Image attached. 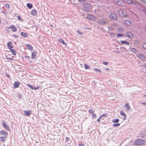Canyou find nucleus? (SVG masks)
<instances>
[{
  "mask_svg": "<svg viewBox=\"0 0 146 146\" xmlns=\"http://www.w3.org/2000/svg\"><path fill=\"white\" fill-rule=\"evenodd\" d=\"M145 141L141 139H137L135 142V145H143Z\"/></svg>",
  "mask_w": 146,
  "mask_h": 146,
  "instance_id": "obj_1",
  "label": "nucleus"
},
{
  "mask_svg": "<svg viewBox=\"0 0 146 146\" xmlns=\"http://www.w3.org/2000/svg\"><path fill=\"white\" fill-rule=\"evenodd\" d=\"M118 13L121 16L124 17L126 16V13L124 10H120L119 11Z\"/></svg>",
  "mask_w": 146,
  "mask_h": 146,
  "instance_id": "obj_2",
  "label": "nucleus"
},
{
  "mask_svg": "<svg viewBox=\"0 0 146 146\" xmlns=\"http://www.w3.org/2000/svg\"><path fill=\"white\" fill-rule=\"evenodd\" d=\"M110 18L113 20H116L117 19L118 17L117 15L114 13H111L110 15Z\"/></svg>",
  "mask_w": 146,
  "mask_h": 146,
  "instance_id": "obj_3",
  "label": "nucleus"
},
{
  "mask_svg": "<svg viewBox=\"0 0 146 146\" xmlns=\"http://www.w3.org/2000/svg\"><path fill=\"white\" fill-rule=\"evenodd\" d=\"M7 28L8 29H11L12 31L13 32H15L17 31V29L16 27L13 25H12L11 26L7 27Z\"/></svg>",
  "mask_w": 146,
  "mask_h": 146,
  "instance_id": "obj_4",
  "label": "nucleus"
},
{
  "mask_svg": "<svg viewBox=\"0 0 146 146\" xmlns=\"http://www.w3.org/2000/svg\"><path fill=\"white\" fill-rule=\"evenodd\" d=\"M20 84V82L19 81H17L15 82L13 85V88H18Z\"/></svg>",
  "mask_w": 146,
  "mask_h": 146,
  "instance_id": "obj_5",
  "label": "nucleus"
},
{
  "mask_svg": "<svg viewBox=\"0 0 146 146\" xmlns=\"http://www.w3.org/2000/svg\"><path fill=\"white\" fill-rule=\"evenodd\" d=\"M27 85L28 86L29 88H30L32 90H38L39 88L40 87V86H37L36 87H34L29 84H27Z\"/></svg>",
  "mask_w": 146,
  "mask_h": 146,
  "instance_id": "obj_6",
  "label": "nucleus"
},
{
  "mask_svg": "<svg viewBox=\"0 0 146 146\" xmlns=\"http://www.w3.org/2000/svg\"><path fill=\"white\" fill-rule=\"evenodd\" d=\"M88 112L90 113L91 114L92 116L94 117H96V114L94 113V111L92 109H89L88 111Z\"/></svg>",
  "mask_w": 146,
  "mask_h": 146,
  "instance_id": "obj_7",
  "label": "nucleus"
},
{
  "mask_svg": "<svg viewBox=\"0 0 146 146\" xmlns=\"http://www.w3.org/2000/svg\"><path fill=\"white\" fill-rule=\"evenodd\" d=\"M87 18L88 19L92 21H94L96 19L95 17L94 16L91 15H88L87 17Z\"/></svg>",
  "mask_w": 146,
  "mask_h": 146,
  "instance_id": "obj_8",
  "label": "nucleus"
},
{
  "mask_svg": "<svg viewBox=\"0 0 146 146\" xmlns=\"http://www.w3.org/2000/svg\"><path fill=\"white\" fill-rule=\"evenodd\" d=\"M37 51L36 50H34L32 53L31 54V58L33 59H34L35 58L36 54H37Z\"/></svg>",
  "mask_w": 146,
  "mask_h": 146,
  "instance_id": "obj_9",
  "label": "nucleus"
},
{
  "mask_svg": "<svg viewBox=\"0 0 146 146\" xmlns=\"http://www.w3.org/2000/svg\"><path fill=\"white\" fill-rule=\"evenodd\" d=\"M126 35L128 38H132L133 37V35L131 32H127L126 33Z\"/></svg>",
  "mask_w": 146,
  "mask_h": 146,
  "instance_id": "obj_10",
  "label": "nucleus"
},
{
  "mask_svg": "<svg viewBox=\"0 0 146 146\" xmlns=\"http://www.w3.org/2000/svg\"><path fill=\"white\" fill-rule=\"evenodd\" d=\"M27 49L29 50L32 51L33 49V47L29 44H27L26 45Z\"/></svg>",
  "mask_w": 146,
  "mask_h": 146,
  "instance_id": "obj_11",
  "label": "nucleus"
},
{
  "mask_svg": "<svg viewBox=\"0 0 146 146\" xmlns=\"http://www.w3.org/2000/svg\"><path fill=\"white\" fill-rule=\"evenodd\" d=\"M120 114L123 116V118L124 120H125L126 119V115L123 111H121L120 112Z\"/></svg>",
  "mask_w": 146,
  "mask_h": 146,
  "instance_id": "obj_12",
  "label": "nucleus"
},
{
  "mask_svg": "<svg viewBox=\"0 0 146 146\" xmlns=\"http://www.w3.org/2000/svg\"><path fill=\"white\" fill-rule=\"evenodd\" d=\"M2 124L8 130H10L9 126L5 122L3 121L2 122Z\"/></svg>",
  "mask_w": 146,
  "mask_h": 146,
  "instance_id": "obj_13",
  "label": "nucleus"
},
{
  "mask_svg": "<svg viewBox=\"0 0 146 146\" xmlns=\"http://www.w3.org/2000/svg\"><path fill=\"white\" fill-rule=\"evenodd\" d=\"M7 46L8 48L10 50L12 49L13 47L12 42H9L7 43Z\"/></svg>",
  "mask_w": 146,
  "mask_h": 146,
  "instance_id": "obj_14",
  "label": "nucleus"
},
{
  "mask_svg": "<svg viewBox=\"0 0 146 146\" xmlns=\"http://www.w3.org/2000/svg\"><path fill=\"white\" fill-rule=\"evenodd\" d=\"M137 57H138L140 59H142L143 58H144L145 59H146L145 57L142 54H139L137 55Z\"/></svg>",
  "mask_w": 146,
  "mask_h": 146,
  "instance_id": "obj_15",
  "label": "nucleus"
},
{
  "mask_svg": "<svg viewBox=\"0 0 146 146\" xmlns=\"http://www.w3.org/2000/svg\"><path fill=\"white\" fill-rule=\"evenodd\" d=\"M124 23L126 25L129 26L131 25L132 24L131 22L130 21L127 20H125Z\"/></svg>",
  "mask_w": 146,
  "mask_h": 146,
  "instance_id": "obj_16",
  "label": "nucleus"
},
{
  "mask_svg": "<svg viewBox=\"0 0 146 146\" xmlns=\"http://www.w3.org/2000/svg\"><path fill=\"white\" fill-rule=\"evenodd\" d=\"M31 14L35 16L37 14V11L36 10L33 9L31 11Z\"/></svg>",
  "mask_w": 146,
  "mask_h": 146,
  "instance_id": "obj_17",
  "label": "nucleus"
},
{
  "mask_svg": "<svg viewBox=\"0 0 146 146\" xmlns=\"http://www.w3.org/2000/svg\"><path fill=\"white\" fill-rule=\"evenodd\" d=\"M24 112L25 113V114L27 116H29L31 113V111H24Z\"/></svg>",
  "mask_w": 146,
  "mask_h": 146,
  "instance_id": "obj_18",
  "label": "nucleus"
},
{
  "mask_svg": "<svg viewBox=\"0 0 146 146\" xmlns=\"http://www.w3.org/2000/svg\"><path fill=\"white\" fill-rule=\"evenodd\" d=\"M120 42L122 44H125L126 45H129V42L125 40H121L120 41Z\"/></svg>",
  "mask_w": 146,
  "mask_h": 146,
  "instance_id": "obj_19",
  "label": "nucleus"
},
{
  "mask_svg": "<svg viewBox=\"0 0 146 146\" xmlns=\"http://www.w3.org/2000/svg\"><path fill=\"white\" fill-rule=\"evenodd\" d=\"M124 107L127 110H129L130 108V107L129 105V104L128 103H126Z\"/></svg>",
  "mask_w": 146,
  "mask_h": 146,
  "instance_id": "obj_20",
  "label": "nucleus"
},
{
  "mask_svg": "<svg viewBox=\"0 0 146 146\" xmlns=\"http://www.w3.org/2000/svg\"><path fill=\"white\" fill-rule=\"evenodd\" d=\"M99 22L101 24H105L106 23V21L104 19H100L99 21Z\"/></svg>",
  "mask_w": 146,
  "mask_h": 146,
  "instance_id": "obj_21",
  "label": "nucleus"
},
{
  "mask_svg": "<svg viewBox=\"0 0 146 146\" xmlns=\"http://www.w3.org/2000/svg\"><path fill=\"white\" fill-rule=\"evenodd\" d=\"M58 41L60 43H61L64 45H66V43H65L64 41V40L61 38H60L58 39Z\"/></svg>",
  "mask_w": 146,
  "mask_h": 146,
  "instance_id": "obj_22",
  "label": "nucleus"
},
{
  "mask_svg": "<svg viewBox=\"0 0 146 146\" xmlns=\"http://www.w3.org/2000/svg\"><path fill=\"white\" fill-rule=\"evenodd\" d=\"M21 35L22 36L24 37H26L27 36V34L25 33L24 32H21Z\"/></svg>",
  "mask_w": 146,
  "mask_h": 146,
  "instance_id": "obj_23",
  "label": "nucleus"
},
{
  "mask_svg": "<svg viewBox=\"0 0 146 146\" xmlns=\"http://www.w3.org/2000/svg\"><path fill=\"white\" fill-rule=\"evenodd\" d=\"M124 2L127 4H130L132 3L131 0H123Z\"/></svg>",
  "mask_w": 146,
  "mask_h": 146,
  "instance_id": "obj_24",
  "label": "nucleus"
},
{
  "mask_svg": "<svg viewBox=\"0 0 146 146\" xmlns=\"http://www.w3.org/2000/svg\"><path fill=\"white\" fill-rule=\"evenodd\" d=\"M27 6L28 8L31 9L32 8L33 6L32 4L29 3H28L27 4Z\"/></svg>",
  "mask_w": 146,
  "mask_h": 146,
  "instance_id": "obj_25",
  "label": "nucleus"
},
{
  "mask_svg": "<svg viewBox=\"0 0 146 146\" xmlns=\"http://www.w3.org/2000/svg\"><path fill=\"white\" fill-rule=\"evenodd\" d=\"M10 50L14 55H16V51L15 50L12 49V48Z\"/></svg>",
  "mask_w": 146,
  "mask_h": 146,
  "instance_id": "obj_26",
  "label": "nucleus"
},
{
  "mask_svg": "<svg viewBox=\"0 0 146 146\" xmlns=\"http://www.w3.org/2000/svg\"><path fill=\"white\" fill-rule=\"evenodd\" d=\"M0 133L1 134H5L6 136L7 135V133L5 132V131L1 130L0 131Z\"/></svg>",
  "mask_w": 146,
  "mask_h": 146,
  "instance_id": "obj_27",
  "label": "nucleus"
},
{
  "mask_svg": "<svg viewBox=\"0 0 146 146\" xmlns=\"http://www.w3.org/2000/svg\"><path fill=\"white\" fill-rule=\"evenodd\" d=\"M119 119H113L112 120V122L113 123H117L119 121Z\"/></svg>",
  "mask_w": 146,
  "mask_h": 146,
  "instance_id": "obj_28",
  "label": "nucleus"
},
{
  "mask_svg": "<svg viewBox=\"0 0 146 146\" xmlns=\"http://www.w3.org/2000/svg\"><path fill=\"white\" fill-rule=\"evenodd\" d=\"M84 66L85 69L86 70L89 69V67L86 64H84Z\"/></svg>",
  "mask_w": 146,
  "mask_h": 146,
  "instance_id": "obj_29",
  "label": "nucleus"
},
{
  "mask_svg": "<svg viewBox=\"0 0 146 146\" xmlns=\"http://www.w3.org/2000/svg\"><path fill=\"white\" fill-rule=\"evenodd\" d=\"M131 51L132 52H137V49L134 48H132L131 49Z\"/></svg>",
  "mask_w": 146,
  "mask_h": 146,
  "instance_id": "obj_30",
  "label": "nucleus"
},
{
  "mask_svg": "<svg viewBox=\"0 0 146 146\" xmlns=\"http://www.w3.org/2000/svg\"><path fill=\"white\" fill-rule=\"evenodd\" d=\"M118 31L119 32H123V29L122 28L120 27L118 28Z\"/></svg>",
  "mask_w": 146,
  "mask_h": 146,
  "instance_id": "obj_31",
  "label": "nucleus"
},
{
  "mask_svg": "<svg viewBox=\"0 0 146 146\" xmlns=\"http://www.w3.org/2000/svg\"><path fill=\"white\" fill-rule=\"evenodd\" d=\"M142 47L143 49L146 50V43H144Z\"/></svg>",
  "mask_w": 146,
  "mask_h": 146,
  "instance_id": "obj_32",
  "label": "nucleus"
},
{
  "mask_svg": "<svg viewBox=\"0 0 146 146\" xmlns=\"http://www.w3.org/2000/svg\"><path fill=\"white\" fill-rule=\"evenodd\" d=\"M94 70L96 71V72L98 71V72H102L101 71V70H100L99 69H98L96 68H94Z\"/></svg>",
  "mask_w": 146,
  "mask_h": 146,
  "instance_id": "obj_33",
  "label": "nucleus"
},
{
  "mask_svg": "<svg viewBox=\"0 0 146 146\" xmlns=\"http://www.w3.org/2000/svg\"><path fill=\"white\" fill-rule=\"evenodd\" d=\"M5 139L4 137H1L0 138V140L2 142H3L5 141Z\"/></svg>",
  "mask_w": 146,
  "mask_h": 146,
  "instance_id": "obj_34",
  "label": "nucleus"
},
{
  "mask_svg": "<svg viewBox=\"0 0 146 146\" xmlns=\"http://www.w3.org/2000/svg\"><path fill=\"white\" fill-rule=\"evenodd\" d=\"M120 123H117L116 124H113V126L114 127H117L120 125Z\"/></svg>",
  "mask_w": 146,
  "mask_h": 146,
  "instance_id": "obj_35",
  "label": "nucleus"
},
{
  "mask_svg": "<svg viewBox=\"0 0 146 146\" xmlns=\"http://www.w3.org/2000/svg\"><path fill=\"white\" fill-rule=\"evenodd\" d=\"M107 116V114L106 113H105L104 114H103L100 117H106Z\"/></svg>",
  "mask_w": 146,
  "mask_h": 146,
  "instance_id": "obj_36",
  "label": "nucleus"
},
{
  "mask_svg": "<svg viewBox=\"0 0 146 146\" xmlns=\"http://www.w3.org/2000/svg\"><path fill=\"white\" fill-rule=\"evenodd\" d=\"M17 17L19 20L23 21L19 15H18V16H17Z\"/></svg>",
  "mask_w": 146,
  "mask_h": 146,
  "instance_id": "obj_37",
  "label": "nucleus"
},
{
  "mask_svg": "<svg viewBox=\"0 0 146 146\" xmlns=\"http://www.w3.org/2000/svg\"><path fill=\"white\" fill-rule=\"evenodd\" d=\"M103 64L106 65H107L108 64V62L106 61H104L103 62Z\"/></svg>",
  "mask_w": 146,
  "mask_h": 146,
  "instance_id": "obj_38",
  "label": "nucleus"
},
{
  "mask_svg": "<svg viewBox=\"0 0 146 146\" xmlns=\"http://www.w3.org/2000/svg\"><path fill=\"white\" fill-rule=\"evenodd\" d=\"M5 6L7 8H9L10 7V6H9V5L8 4H6L5 5Z\"/></svg>",
  "mask_w": 146,
  "mask_h": 146,
  "instance_id": "obj_39",
  "label": "nucleus"
},
{
  "mask_svg": "<svg viewBox=\"0 0 146 146\" xmlns=\"http://www.w3.org/2000/svg\"><path fill=\"white\" fill-rule=\"evenodd\" d=\"M117 35L119 37H121L123 36V35L122 34H117Z\"/></svg>",
  "mask_w": 146,
  "mask_h": 146,
  "instance_id": "obj_40",
  "label": "nucleus"
},
{
  "mask_svg": "<svg viewBox=\"0 0 146 146\" xmlns=\"http://www.w3.org/2000/svg\"><path fill=\"white\" fill-rule=\"evenodd\" d=\"M6 59L7 60H14V59L11 58H6Z\"/></svg>",
  "mask_w": 146,
  "mask_h": 146,
  "instance_id": "obj_41",
  "label": "nucleus"
},
{
  "mask_svg": "<svg viewBox=\"0 0 146 146\" xmlns=\"http://www.w3.org/2000/svg\"><path fill=\"white\" fill-rule=\"evenodd\" d=\"M65 140L67 142H68L69 140V138L67 137H66L65 139Z\"/></svg>",
  "mask_w": 146,
  "mask_h": 146,
  "instance_id": "obj_42",
  "label": "nucleus"
},
{
  "mask_svg": "<svg viewBox=\"0 0 146 146\" xmlns=\"http://www.w3.org/2000/svg\"><path fill=\"white\" fill-rule=\"evenodd\" d=\"M25 58L29 60L30 58V57L29 56H25Z\"/></svg>",
  "mask_w": 146,
  "mask_h": 146,
  "instance_id": "obj_43",
  "label": "nucleus"
},
{
  "mask_svg": "<svg viewBox=\"0 0 146 146\" xmlns=\"http://www.w3.org/2000/svg\"><path fill=\"white\" fill-rule=\"evenodd\" d=\"M101 117H100L99 118H98L97 119V121L98 122H100V119H101Z\"/></svg>",
  "mask_w": 146,
  "mask_h": 146,
  "instance_id": "obj_44",
  "label": "nucleus"
},
{
  "mask_svg": "<svg viewBox=\"0 0 146 146\" xmlns=\"http://www.w3.org/2000/svg\"><path fill=\"white\" fill-rule=\"evenodd\" d=\"M77 33H78L80 35H82V33H81L80 31H77Z\"/></svg>",
  "mask_w": 146,
  "mask_h": 146,
  "instance_id": "obj_45",
  "label": "nucleus"
},
{
  "mask_svg": "<svg viewBox=\"0 0 146 146\" xmlns=\"http://www.w3.org/2000/svg\"><path fill=\"white\" fill-rule=\"evenodd\" d=\"M114 2L116 3H117L119 1V0H113Z\"/></svg>",
  "mask_w": 146,
  "mask_h": 146,
  "instance_id": "obj_46",
  "label": "nucleus"
},
{
  "mask_svg": "<svg viewBox=\"0 0 146 146\" xmlns=\"http://www.w3.org/2000/svg\"><path fill=\"white\" fill-rule=\"evenodd\" d=\"M79 146H84V144H79Z\"/></svg>",
  "mask_w": 146,
  "mask_h": 146,
  "instance_id": "obj_47",
  "label": "nucleus"
},
{
  "mask_svg": "<svg viewBox=\"0 0 146 146\" xmlns=\"http://www.w3.org/2000/svg\"><path fill=\"white\" fill-rule=\"evenodd\" d=\"M141 104H144L145 105H146V102L142 103Z\"/></svg>",
  "mask_w": 146,
  "mask_h": 146,
  "instance_id": "obj_48",
  "label": "nucleus"
},
{
  "mask_svg": "<svg viewBox=\"0 0 146 146\" xmlns=\"http://www.w3.org/2000/svg\"><path fill=\"white\" fill-rule=\"evenodd\" d=\"M85 0H79L80 1H84Z\"/></svg>",
  "mask_w": 146,
  "mask_h": 146,
  "instance_id": "obj_49",
  "label": "nucleus"
},
{
  "mask_svg": "<svg viewBox=\"0 0 146 146\" xmlns=\"http://www.w3.org/2000/svg\"><path fill=\"white\" fill-rule=\"evenodd\" d=\"M106 70H109V69L108 68H106Z\"/></svg>",
  "mask_w": 146,
  "mask_h": 146,
  "instance_id": "obj_50",
  "label": "nucleus"
},
{
  "mask_svg": "<svg viewBox=\"0 0 146 146\" xmlns=\"http://www.w3.org/2000/svg\"><path fill=\"white\" fill-rule=\"evenodd\" d=\"M7 77H9V78H10V76L8 74V75H7Z\"/></svg>",
  "mask_w": 146,
  "mask_h": 146,
  "instance_id": "obj_51",
  "label": "nucleus"
},
{
  "mask_svg": "<svg viewBox=\"0 0 146 146\" xmlns=\"http://www.w3.org/2000/svg\"><path fill=\"white\" fill-rule=\"evenodd\" d=\"M144 66L145 67H146V63L145 64Z\"/></svg>",
  "mask_w": 146,
  "mask_h": 146,
  "instance_id": "obj_52",
  "label": "nucleus"
},
{
  "mask_svg": "<svg viewBox=\"0 0 146 146\" xmlns=\"http://www.w3.org/2000/svg\"><path fill=\"white\" fill-rule=\"evenodd\" d=\"M1 23V19H0V24Z\"/></svg>",
  "mask_w": 146,
  "mask_h": 146,
  "instance_id": "obj_53",
  "label": "nucleus"
},
{
  "mask_svg": "<svg viewBox=\"0 0 146 146\" xmlns=\"http://www.w3.org/2000/svg\"><path fill=\"white\" fill-rule=\"evenodd\" d=\"M87 29H89L88 28Z\"/></svg>",
  "mask_w": 146,
  "mask_h": 146,
  "instance_id": "obj_54",
  "label": "nucleus"
},
{
  "mask_svg": "<svg viewBox=\"0 0 146 146\" xmlns=\"http://www.w3.org/2000/svg\"><path fill=\"white\" fill-rule=\"evenodd\" d=\"M145 96H146V94L145 95Z\"/></svg>",
  "mask_w": 146,
  "mask_h": 146,
  "instance_id": "obj_55",
  "label": "nucleus"
}]
</instances>
